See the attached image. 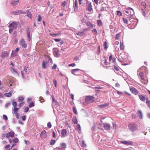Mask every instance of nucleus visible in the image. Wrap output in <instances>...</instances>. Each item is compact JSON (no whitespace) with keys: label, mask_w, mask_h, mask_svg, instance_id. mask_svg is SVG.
<instances>
[{"label":"nucleus","mask_w":150,"mask_h":150,"mask_svg":"<svg viewBox=\"0 0 150 150\" xmlns=\"http://www.w3.org/2000/svg\"><path fill=\"white\" fill-rule=\"evenodd\" d=\"M129 129L132 132L138 130V126L134 123H131L128 125Z\"/></svg>","instance_id":"obj_1"},{"label":"nucleus","mask_w":150,"mask_h":150,"mask_svg":"<svg viewBox=\"0 0 150 150\" xmlns=\"http://www.w3.org/2000/svg\"><path fill=\"white\" fill-rule=\"evenodd\" d=\"M95 98L93 96H86L85 98V100L89 103H91L94 101Z\"/></svg>","instance_id":"obj_2"},{"label":"nucleus","mask_w":150,"mask_h":150,"mask_svg":"<svg viewBox=\"0 0 150 150\" xmlns=\"http://www.w3.org/2000/svg\"><path fill=\"white\" fill-rule=\"evenodd\" d=\"M19 43L20 45L23 48H26L27 46V44L23 38H22L21 39L19 42Z\"/></svg>","instance_id":"obj_3"},{"label":"nucleus","mask_w":150,"mask_h":150,"mask_svg":"<svg viewBox=\"0 0 150 150\" xmlns=\"http://www.w3.org/2000/svg\"><path fill=\"white\" fill-rule=\"evenodd\" d=\"M87 10L89 11H91L92 9L91 3L87 0L86 1Z\"/></svg>","instance_id":"obj_4"},{"label":"nucleus","mask_w":150,"mask_h":150,"mask_svg":"<svg viewBox=\"0 0 150 150\" xmlns=\"http://www.w3.org/2000/svg\"><path fill=\"white\" fill-rule=\"evenodd\" d=\"M15 133L13 131H10L6 133L7 138H8L9 137L13 138L14 137Z\"/></svg>","instance_id":"obj_5"},{"label":"nucleus","mask_w":150,"mask_h":150,"mask_svg":"<svg viewBox=\"0 0 150 150\" xmlns=\"http://www.w3.org/2000/svg\"><path fill=\"white\" fill-rule=\"evenodd\" d=\"M19 50L18 47H17L15 50L12 51L11 54V56L12 57H14L17 55L18 52Z\"/></svg>","instance_id":"obj_6"},{"label":"nucleus","mask_w":150,"mask_h":150,"mask_svg":"<svg viewBox=\"0 0 150 150\" xmlns=\"http://www.w3.org/2000/svg\"><path fill=\"white\" fill-rule=\"evenodd\" d=\"M12 13L13 15H16L21 14H25L26 12H23L21 10H17L12 11Z\"/></svg>","instance_id":"obj_7"},{"label":"nucleus","mask_w":150,"mask_h":150,"mask_svg":"<svg viewBox=\"0 0 150 150\" xmlns=\"http://www.w3.org/2000/svg\"><path fill=\"white\" fill-rule=\"evenodd\" d=\"M17 23L15 22H13L12 23L10 24L9 27L13 29H16L17 27Z\"/></svg>","instance_id":"obj_8"},{"label":"nucleus","mask_w":150,"mask_h":150,"mask_svg":"<svg viewBox=\"0 0 150 150\" xmlns=\"http://www.w3.org/2000/svg\"><path fill=\"white\" fill-rule=\"evenodd\" d=\"M103 127L106 130H109L110 129L111 126L110 124L107 123H104L103 124Z\"/></svg>","instance_id":"obj_9"},{"label":"nucleus","mask_w":150,"mask_h":150,"mask_svg":"<svg viewBox=\"0 0 150 150\" xmlns=\"http://www.w3.org/2000/svg\"><path fill=\"white\" fill-rule=\"evenodd\" d=\"M10 69L11 72L14 75L18 76H19V74L17 71L13 67H11L10 68Z\"/></svg>","instance_id":"obj_10"},{"label":"nucleus","mask_w":150,"mask_h":150,"mask_svg":"<svg viewBox=\"0 0 150 150\" xmlns=\"http://www.w3.org/2000/svg\"><path fill=\"white\" fill-rule=\"evenodd\" d=\"M9 55V53L7 51H3L1 54V57L2 58H4L7 57Z\"/></svg>","instance_id":"obj_11"},{"label":"nucleus","mask_w":150,"mask_h":150,"mask_svg":"<svg viewBox=\"0 0 150 150\" xmlns=\"http://www.w3.org/2000/svg\"><path fill=\"white\" fill-rule=\"evenodd\" d=\"M47 134L46 131L44 130L42 131L40 134V136L42 139H45L46 138Z\"/></svg>","instance_id":"obj_12"},{"label":"nucleus","mask_w":150,"mask_h":150,"mask_svg":"<svg viewBox=\"0 0 150 150\" xmlns=\"http://www.w3.org/2000/svg\"><path fill=\"white\" fill-rule=\"evenodd\" d=\"M121 143L122 144L128 145H132L133 144V143L131 141H121Z\"/></svg>","instance_id":"obj_13"},{"label":"nucleus","mask_w":150,"mask_h":150,"mask_svg":"<svg viewBox=\"0 0 150 150\" xmlns=\"http://www.w3.org/2000/svg\"><path fill=\"white\" fill-rule=\"evenodd\" d=\"M130 90L131 92L135 95H137L138 94V91L137 89L134 87L130 88Z\"/></svg>","instance_id":"obj_14"},{"label":"nucleus","mask_w":150,"mask_h":150,"mask_svg":"<svg viewBox=\"0 0 150 150\" xmlns=\"http://www.w3.org/2000/svg\"><path fill=\"white\" fill-rule=\"evenodd\" d=\"M127 9L129 10L130 16L133 17L134 14V12L133 9L131 8L128 7Z\"/></svg>","instance_id":"obj_15"},{"label":"nucleus","mask_w":150,"mask_h":150,"mask_svg":"<svg viewBox=\"0 0 150 150\" xmlns=\"http://www.w3.org/2000/svg\"><path fill=\"white\" fill-rule=\"evenodd\" d=\"M139 6L141 10L144 9L146 7V4L145 2H142Z\"/></svg>","instance_id":"obj_16"},{"label":"nucleus","mask_w":150,"mask_h":150,"mask_svg":"<svg viewBox=\"0 0 150 150\" xmlns=\"http://www.w3.org/2000/svg\"><path fill=\"white\" fill-rule=\"evenodd\" d=\"M80 70L78 69H72L71 70L72 73L74 75H77L79 74L78 73V71Z\"/></svg>","instance_id":"obj_17"},{"label":"nucleus","mask_w":150,"mask_h":150,"mask_svg":"<svg viewBox=\"0 0 150 150\" xmlns=\"http://www.w3.org/2000/svg\"><path fill=\"white\" fill-rule=\"evenodd\" d=\"M53 53L54 55L57 57H58L59 56V51L57 49H55L54 50Z\"/></svg>","instance_id":"obj_18"},{"label":"nucleus","mask_w":150,"mask_h":150,"mask_svg":"<svg viewBox=\"0 0 150 150\" xmlns=\"http://www.w3.org/2000/svg\"><path fill=\"white\" fill-rule=\"evenodd\" d=\"M137 114L138 117L140 119H142L143 118V114L140 110H138L137 112Z\"/></svg>","instance_id":"obj_19"},{"label":"nucleus","mask_w":150,"mask_h":150,"mask_svg":"<svg viewBox=\"0 0 150 150\" xmlns=\"http://www.w3.org/2000/svg\"><path fill=\"white\" fill-rule=\"evenodd\" d=\"M27 36H28V40L29 41H30L31 40V37L30 35V32L29 28H27Z\"/></svg>","instance_id":"obj_20"},{"label":"nucleus","mask_w":150,"mask_h":150,"mask_svg":"<svg viewBox=\"0 0 150 150\" xmlns=\"http://www.w3.org/2000/svg\"><path fill=\"white\" fill-rule=\"evenodd\" d=\"M19 0H14L11 1V4L13 6L16 5L18 4L19 3Z\"/></svg>","instance_id":"obj_21"},{"label":"nucleus","mask_w":150,"mask_h":150,"mask_svg":"<svg viewBox=\"0 0 150 150\" xmlns=\"http://www.w3.org/2000/svg\"><path fill=\"white\" fill-rule=\"evenodd\" d=\"M47 62L43 61L42 62V67L43 69H45L47 67Z\"/></svg>","instance_id":"obj_22"},{"label":"nucleus","mask_w":150,"mask_h":150,"mask_svg":"<svg viewBox=\"0 0 150 150\" xmlns=\"http://www.w3.org/2000/svg\"><path fill=\"white\" fill-rule=\"evenodd\" d=\"M109 105V103H105L102 105H99L98 107L100 108H103L105 107L108 106Z\"/></svg>","instance_id":"obj_23"},{"label":"nucleus","mask_w":150,"mask_h":150,"mask_svg":"<svg viewBox=\"0 0 150 150\" xmlns=\"http://www.w3.org/2000/svg\"><path fill=\"white\" fill-rule=\"evenodd\" d=\"M66 136V129H63L62 130L61 132V136L62 137H65Z\"/></svg>","instance_id":"obj_24"},{"label":"nucleus","mask_w":150,"mask_h":150,"mask_svg":"<svg viewBox=\"0 0 150 150\" xmlns=\"http://www.w3.org/2000/svg\"><path fill=\"white\" fill-rule=\"evenodd\" d=\"M139 99L142 101H144L146 99L145 97L142 95H139Z\"/></svg>","instance_id":"obj_25"},{"label":"nucleus","mask_w":150,"mask_h":150,"mask_svg":"<svg viewBox=\"0 0 150 150\" xmlns=\"http://www.w3.org/2000/svg\"><path fill=\"white\" fill-rule=\"evenodd\" d=\"M65 144V143H63L61 144V148H59V150H64Z\"/></svg>","instance_id":"obj_26"},{"label":"nucleus","mask_w":150,"mask_h":150,"mask_svg":"<svg viewBox=\"0 0 150 150\" xmlns=\"http://www.w3.org/2000/svg\"><path fill=\"white\" fill-rule=\"evenodd\" d=\"M87 26H89L90 28H93V25L89 21H87L86 23Z\"/></svg>","instance_id":"obj_27"},{"label":"nucleus","mask_w":150,"mask_h":150,"mask_svg":"<svg viewBox=\"0 0 150 150\" xmlns=\"http://www.w3.org/2000/svg\"><path fill=\"white\" fill-rule=\"evenodd\" d=\"M86 29H85L84 30H83L82 32H79L76 33V34L79 36H82L84 32L86 30Z\"/></svg>","instance_id":"obj_28"},{"label":"nucleus","mask_w":150,"mask_h":150,"mask_svg":"<svg viewBox=\"0 0 150 150\" xmlns=\"http://www.w3.org/2000/svg\"><path fill=\"white\" fill-rule=\"evenodd\" d=\"M56 142V140L55 139H52L50 142V145H53L55 144Z\"/></svg>","instance_id":"obj_29"},{"label":"nucleus","mask_w":150,"mask_h":150,"mask_svg":"<svg viewBox=\"0 0 150 150\" xmlns=\"http://www.w3.org/2000/svg\"><path fill=\"white\" fill-rule=\"evenodd\" d=\"M12 92L10 91L9 93H5V95L7 97H11L12 95Z\"/></svg>","instance_id":"obj_30"},{"label":"nucleus","mask_w":150,"mask_h":150,"mask_svg":"<svg viewBox=\"0 0 150 150\" xmlns=\"http://www.w3.org/2000/svg\"><path fill=\"white\" fill-rule=\"evenodd\" d=\"M19 142V140L17 138H14L13 139V142L14 143H18Z\"/></svg>","instance_id":"obj_31"},{"label":"nucleus","mask_w":150,"mask_h":150,"mask_svg":"<svg viewBox=\"0 0 150 150\" xmlns=\"http://www.w3.org/2000/svg\"><path fill=\"white\" fill-rule=\"evenodd\" d=\"M139 76H140V77H141V79H142V80L144 79V78L143 77V76L144 75V74L143 72H139Z\"/></svg>","instance_id":"obj_32"},{"label":"nucleus","mask_w":150,"mask_h":150,"mask_svg":"<svg viewBox=\"0 0 150 150\" xmlns=\"http://www.w3.org/2000/svg\"><path fill=\"white\" fill-rule=\"evenodd\" d=\"M72 121L75 124H77L78 123L77 119L75 117L72 119Z\"/></svg>","instance_id":"obj_33"},{"label":"nucleus","mask_w":150,"mask_h":150,"mask_svg":"<svg viewBox=\"0 0 150 150\" xmlns=\"http://www.w3.org/2000/svg\"><path fill=\"white\" fill-rule=\"evenodd\" d=\"M103 46L104 48L105 49H107L108 48V46L107 45V42L105 41L103 44Z\"/></svg>","instance_id":"obj_34"},{"label":"nucleus","mask_w":150,"mask_h":150,"mask_svg":"<svg viewBox=\"0 0 150 150\" xmlns=\"http://www.w3.org/2000/svg\"><path fill=\"white\" fill-rule=\"evenodd\" d=\"M120 49L121 50H123L124 48V46L123 45V43L120 42Z\"/></svg>","instance_id":"obj_35"},{"label":"nucleus","mask_w":150,"mask_h":150,"mask_svg":"<svg viewBox=\"0 0 150 150\" xmlns=\"http://www.w3.org/2000/svg\"><path fill=\"white\" fill-rule=\"evenodd\" d=\"M73 110L74 112V113L76 115L77 114L78 112L77 111V110L76 108L74 107H73Z\"/></svg>","instance_id":"obj_36"},{"label":"nucleus","mask_w":150,"mask_h":150,"mask_svg":"<svg viewBox=\"0 0 150 150\" xmlns=\"http://www.w3.org/2000/svg\"><path fill=\"white\" fill-rule=\"evenodd\" d=\"M19 109V108H18L16 107H15L14 108L13 111L15 114L18 113V111Z\"/></svg>","instance_id":"obj_37"},{"label":"nucleus","mask_w":150,"mask_h":150,"mask_svg":"<svg viewBox=\"0 0 150 150\" xmlns=\"http://www.w3.org/2000/svg\"><path fill=\"white\" fill-rule=\"evenodd\" d=\"M113 128L114 129H115L117 127V125L114 122H112Z\"/></svg>","instance_id":"obj_38"},{"label":"nucleus","mask_w":150,"mask_h":150,"mask_svg":"<svg viewBox=\"0 0 150 150\" xmlns=\"http://www.w3.org/2000/svg\"><path fill=\"white\" fill-rule=\"evenodd\" d=\"M97 23H98V25H99L101 26V25H102V21H101V20H98L97 21Z\"/></svg>","instance_id":"obj_39"},{"label":"nucleus","mask_w":150,"mask_h":150,"mask_svg":"<svg viewBox=\"0 0 150 150\" xmlns=\"http://www.w3.org/2000/svg\"><path fill=\"white\" fill-rule=\"evenodd\" d=\"M117 15L119 16H121L122 15L121 12L119 11H117Z\"/></svg>","instance_id":"obj_40"},{"label":"nucleus","mask_w":150,"mask_h":150,"mask_svg":"<svg viewBox=\"0 0 150 150\" xmlns=\"http://www.w3.org/2000/svg\"><path fill=\"white\" fill-rule=\"evenodd\" d=\"M92 32L93 33H94L95 35H97L98 33L97 31V30L96 29H94L92 30Z\"/></svg>","instance_id":"obj_41"},{"label":"nucleus","mask_w":150,"mask_h":150,"mask_svg":"<svg viewBox=\"0 0 150 150\" xmlns=\"http://www.w3.org/2000/svg\"><path fill=\"white\" fill-rule=\"evenodd\" d=\"M34 106V104L33 102H32L30 103L29 105V106L30 108H31L32 107H33Z\"/></svg>","instance_id":"obj_42"},{"label":"nucleus","mask_w":150,"mask_h":150,"mask_svg":"<svg viewBox=\"0 0 150 150\" xmlns=\"http://www.w3.org/2000/svg\"><path fill=\"white\" fill-rule=\"evenodd\" d=\"M18 100L19 101H22L24 100V98L21 96L19 97L18 98Z\"/></svg>","instance_id":"obj_43"},{"label":"nucleus","mask_w":150,"mask_h":150,"mask_svg":"<svg viewBox=\"0 0 150 150\" xmlns=\"http://www.w3.org/2000/svg\"><path fill=\"white\" fill-rule=\"evenodd\" d=\"M76 129H77V130H78L80 131L81 130V127H80V125L78 124L77 125Z\"/></svg>","instance_id":"obj_44"},{"label":"nucleus","mask_w":150,"mask_h":150,"mask_svg":"<svg viewBox=\"0 0 150 150\" xmlns=\"http://www.w3.org/2000/svg\"><path fill=\"white\" fill-rule=\"evenodd\" d=\"M53 82L54 86H55L56 87H57V81L55 79H54L53 81Z\"/></svg>","instance_id":"obj_45"},{"label":"nucleus","mask_w":150,"mask_h":150,"mask_svg":"<svg viewBox=\"0 0 150 150\" xmlns=\"http://www.w3.org/2000/svg\"><path fill=\"white\" fill-rule=\"evenodd\" d=\"M3 118L5 120H8V117L7 116L5 115H3Z\"/></svg>","instance_id":"obj_46"},{"label":"nucleus","mask_w":150,"mask_h":150,"mask_svg":"<svg viewBox=\"0 0 150 150\" xmlns=\"http://www.w3.org/2000/svg\"><path fill=\"white\" fill-rule=\"evenodd\" d=\"M123 21L126 24L127 23L128 20H127V19L124 18H123Z\"/></svg>","instance_id":"obj_47"},{"label":"nucleus","mask_w":150,"mask_h":150,"mask_svg":"<svg viewBox=\"0 0 150 150\" xmlns=\"http://www.w3.org/2000/svg\"><path fill=\"white\" fill-rule=\"evenodd\" d=\"M88 104H89L87 102V101H86L85 100V101H83V105H87Z\"/></svg>","instance_id":"obj_48"},{"label":"nucleus","mask_w":150,"mask_h":150,"mask_svg":"<svg viewBox=\"0 0 150 150\" xmlns=\"http://www.w3.org/2000/svg\"><path fill=\"white\" fill-rule=\"evenodd\" d=\"M38 21H40L42 19V17L40 15H38Z\"/></svg>","instance_id":"obj_49"},{"label":"nucleus","mask_w":150,"mask_h":150,"mask_svg":"<svg viewBox=\"0 0 150 150\" xmlns=\"http://www.w3.org/2000/svg\"><path fill=\"white\" fill-rule=\"evenodd\" d=\"M120 35L119 34L116 35L115 37V39L116 40H118L119 38Z\"/></svg>","instance_id":"obj_50"},{"label":"nucleus","mask_w":150,"mask_h":150,"mask_svg":"<svg viewBox=\"0 0 150 150\" xmlns=\"http://www.w3.org/2000/svg\"><path fill=\"white\" fill-rule=\"evenodd\" d=\"M146 103L148 107L150 108V101L147 100L146 101Z\"/></svg>","instance_id":"obj_51"},{"label":"nucleus","mask_w":150,"mask_h":150,"mask_svg":"<svg viewBox=\"0 0 150 150\" xmlns=\"http://www.w3.org/2000/svg\"><path fill=\"white\" fill-rule=\"evenodd\" d=\"M12 105L14 107V108L16 107L17 106V103L16 102H13L12 103Z\"/></svg>","instance_id":"obj_52"},{"label":"nucleus","mask_w":150,"mask_h":150,"mask_svg":"<svg viewBox=\"0 0 150 150\" xmlns=\"http://www.w3.org/2000/svg\"><path fill=\"white\" fill-rule=\"evenodd\" d=\"M82 144L83 146L84 147H86V144L85 143L84 141L83 140L82 142Z\"/></svg>","instance_id":"obj_53"},{"label":"nucleus","mask_w":150,"mask_h":150,"mask_svg":"<svg viewBox=\"0 0 150 150\" xmlns=\"http://www.w3.org/2000/svg\"><path fill=\"white\" fill-rule=\"evenodd\" d=\"M114 69L117 71H119V68L115 65L113 66Z\"/></svg>","instance_id":"obj_54"},{"label":"nucleus","mask_w":150,"mask_h":150,"mask_svg":"<svg viewBox=\"0 0 150 150\" xmlns=\"http://www.w3.org/2000/svg\"><path fill=\"white\" fill-rule=\"evenodd\" d=\"M29 110V108L28 107H27L25 108L24 111L25 112H27Z\"/></svg>","instance_id":"obj_55"},{"label":"nucleus","mask_w":150,"mask_h":150,"mask_svg":"<svg viewBox=\"0 0 150 150\" xmlns=\"http://www.w3.org/2000/svg\"><path fill=\"white\" fill-rule=\"evenodd\" d=\"M57 65L55 64H54L53 66L52 67V68L53 69H56V68H57Z\"/></svg>","instance_id":"obj_56"},{"label":"nucleus","mask_w":150,"mask_h":150,"mask_svg":"<svg viewBox=\"0 0 150 150\" xmlns=\"http://www.w3.org/2000/svg\"><path fill=\"white\" fill-rule=\"evenodd\" d=\"M27 15L28 17H29L31 18H32V15L30 13H28Z\"/></svg>","instance_id":"obj_57"},{"label":"nucleus","mask_w":150,"mask_h":150,"mask_svg":"<svg viewBox=\"0 0 150 150\" xmlns=\"http://www.w3.org/2000/svg\"><path fill=\"white\" fill-rule=\"evenodd\" d=\"M77 1L76 0H75L74 2V9L75 10V7L76 8L77 7Z\"/></svg>","instance_id":"obj_58"},{"label":"nucleus","mask_w":150,"mask_h":150,"mask_svg":"<svg viewBox=\"0 0 150 150\" xmlns=\"http://www.w3.org/2000/svg\"><path fill=\"white\" fill-rule=\"evenodd\" d=\"M47 127L49 128H50L51 127V124L50 122H48L47 124Z\"/></svg>","instance_id":"obj_59"},{"label":"nucleus","mask_w":150,"mask_h":150,"mask_svg":"<svg viewBox=\"0 0 150 150\" xmlns=\"http://www.w3.org/2000/svg\"><path fill=\"white\" fill-rule=\"evenodd\" d=\"M22 119V120L23 121H25L26 120V115H24V116H22L21 117Z\"/></svg>","instance_id":"obj_60"},{"label":"nucleus","mask_w":150,"mask_h":150,"mask_svg":"<svg viewBox=\"0 0 150 150\" xmlns=\"http://www.w3.org/2000/svg\"><path fill=\"white\" fill-rule=\"evenodd\" d=\"M75 63H72V64H69L68 65V66L69 67L72 66V67H73L74 66H75Z\"/></svg>","instance_id":"obj_61"},{"label":"nucleus","mask_w":150,"mask_h":150,"mask_svg":"<svg viewBox=\"0 0 150 150\" xmlns=\"http://www.w3.org/2000/svg\"><path fill=\"white\" fill-rule=\"evenodd\" d=\"M133 19H134L133 18V17L130 16L129 18V20L130 22H132Z\"/></svg>","instance_id":"obj_62"},{"label":"nucleus","mask_w":150,"mask_h":150,"mask_svg":"<svg viewBox=\"0 0 150 150\" xmlns=\"http://www.w3.org/2000/svg\"><path fill=\"white\" fill-rule=\"evenodd\" d=\"M106 8V7H102L101 8V9H100V11H104L105 10H106L105 9Z\"/></svg>","instance_id":"obj_63"},{"label":"nucleus","mask_w":150,"mask_h":150,"mask_svg":"<svg viewBox=\"0 0 150 150\" xmlns=\"http://www.w3.org/2000/svg\"><path fill=\"white\" fill-rule=\"evenodd\" d=\"M14 29L11 28H10L9 29V33H12Z\"/></svg>","instance_id":"obj_64"}]
</instances>
